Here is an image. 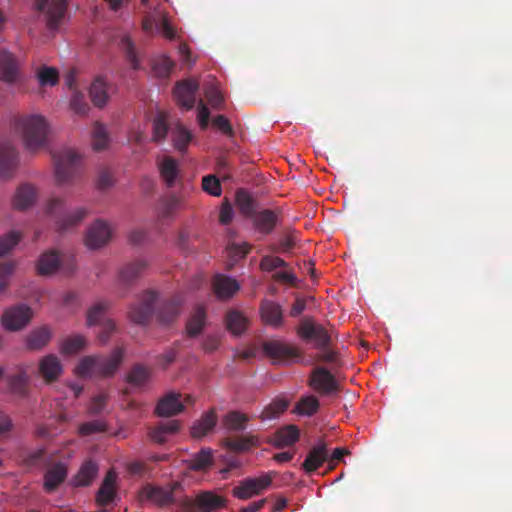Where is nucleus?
Masks as SVG:
<instances>
[{
  "instance_id": "obj_1",
  "label": "nucleus",
  "mask_w": 512,
  "mask_h": 512,
  "mask_svg": "<svg viewBox=\"0 0 512 512\" xmlns=\"http://www.w3.org/2000/svg\"><path fill=\"white\" fill-rule=\"evenodd\" d=\"M124 358V349L115 348L107 356L90 355L80 359L75 368V373L80 377L97 376L101 378L112 377L118 370Z\"/></svg>"
},
{
  "instance_id": "obj_2",
  "label": "nucleus",
  "mask_w": 512,
  "mask_h": 512,
  "mask_svg": "<svg viewBox=\"0 0 512 512\" xmlns=\"http://www.w3.org/2000/svg\"><path fill=\"white\" fill-rule=\"evenodd\" d=\"M46 212L55 219L56 228L60 232L75 229L89 214L86 207L67 211L65 200L59 197H53L48 201Z\"/></svg>"
},
{
  "instance_id": "obj_3",
  "label": "nucleus",
  "mask_w": 512,
  "mask_h": 512,
  "mask_svg": "<svg viewBox=\"0 0 512 512\" xmlns=\"http://www.w3.org/2000/svg\"><path fill=\"white\" fill-rule=\"evenodd\" d=\"M15 127L21 132L25 146L29 150H36L46 143L48 126L44 117L40 115L20 117L16 120Z\"/></svg>"
},
{
  "instance_id": "obj_4",
  "label": "nucleus",
  "mask_w": 512,
  "mask_h": 512,
  "mask_svg": "<svg viewBox=\"0 0 512 512\" xmlns=\"http://www.w3.org/2000/svg\"><path fill=\"white\" fill-rule=\"evenodd\" d=\"M55 177L59 184L69 183L77 174L81 165L80 155L72 149H63L53 156Z\"/></svg>"
},
{
  "instance_id": "obj_5",
  "label": "nucleus",
  "mask_w": 512,
  "mask_h": 512,
  "mask_svg": "<svg viewBox=\"0 0 512 512\" xmlns=\"http://www.w3.org/2000/svg\"><path fill=\"white\" fill-rule=\"evenodd\" d=\"M298 334L305 341H313L315 347L320 350H325L331 343V336L327 329L309 318L301 321Z\"/></svg>"
},
{
  "instance_id": "obj_6",
  "label": "nucleus",
  "mask_w": 512,
  "mask_h": 512,
  "mask_svg": "<svg viewBox=\"0 0 512 512\" xmlns=\"http://www.w3.org/2000/svg\"><path fill=\"white\" fill-rule=\"evenodd\" d=\"M262 349L273 364H288L300 355L294 346L280 340H267L263 342Z\"/></svg>"
},
{
  "instance_id": "obj_7",
  "label": "nucleus",
  "mask_w": 512,
  "mask_h": 512,
  "mask_svg": "<svg viewBox=\"0 0 512 512\" xmlns=\"http://www.w3.org/2000/svg\"><path fill=\"white\" fill-rule=\"evenodd\" d=\"M183 505L190 512H212L226 507V499L212 491H202L194 500L186 499Z\"/></svg>"
},
{
  "instance_id": "obj_8",
  "label": "nucleus",
  "mask_w": 512,
  "mask_h": 512,
  "mask_svg": "<svg viewBox=\"0 0 512 512\" xmlns=\"http://www.w3.org/2000/svg\"><path fill=\"white\" fill-rule=\"evenodd\" d=\"M35 6L45 15L50 30L59 27L67 10L66 0H35Z\"/></svg>"
},
{
  "instance_id": "obj_9",
  "label": "nucleus",
  "mask_w": 512,
  "mask_h": 512,
  "mask_svg": "<svg viewBox=\"0 0 512 512\" xmlns=\"http://www.w3.org/2000/svg\"><path fill=\"white\" fill-rule=\"evenodd\" d=\"M156 300L157 294L155 292H144L139 299V303L130 307L128 313L130 320L139 325L147 324L154 311V304Z\"/></svg>"
},
{
  "instance_id": "obj_10",
  "label": "nucleus",
  "mask_w": 512,
  "mask_h": 512,
  "mask_svg": "<svg viewBox=\"0 0 512 512\" xmlns=\"http://www.w3.org/2000/svg\"><path fill=\"white\" fill-rule=\"evenodd\" d=\"M272 483L271 474H265L258 478H247L243 480L238 486L234 487L232 494L234 497L246 500L255 495H259L267 489Z\"/></svg>"
},
{
  "instance_id": "obj_11",
  "label": "nucleus",
  "mask_w": 512,
  "mask_h": 512,
  "mask_svg": "<svg viewBox=\"0 0 512 512\" xmlns=\"http://www.w3.org/2000/svg\"><path fill=\"white\" fill-rule=\"evenodd\" d=\"M32 318L29 306L19 304L6 310L2 317L3 326L10 331H17L25 327Z\"/></svg>"
},
{
  "instance_id": "obj_12",
  "label": "nucleus",
  "mask_w": 512,
  "mask_h": 512,
  "mask_svg": "<svg viewBox=\"0 0 512 512\" xmlns=\"http://www.w3.org/2000/svg\"><path fill=\"white\" fill-rule=\"evenodd\" d=\"M111 234L109 224L102 219H97L87 229L85 244L90 249L101 248L108 243Z\"/></svg>"
},
{
  "instance_id": "obj_13",
  "label": "nucleus",
  "mask_w": 512,
  "mask_h": 512,
  "mask_svg": "<svg viewBox=\"0 0 512 512\" xmlns=\"http://www.w3.org/2000/svg\"><path fill=\"white\" fill-rule=\"evenodd\" d=\"M21 78L18 60L15 56L6 51L0 52V81L13 85Z\"/></svg>"
},
{
  "instance_id": "obj_14",
  "label": "nucleus",
  "mask_w": 512,
  "mask_h": 512,
  "mask_svg": "<svg viewBox=\"0 0 512 512\" xmlns=\"http://www.w3.org/2000/svg\"><path fill=\"white\" fill-rule=\"evenodd\" d=\"M310 385L321 394H332L339 390L335 377L324 367H317L313 370Z\"/></svg>"
},
{
  "instance_id": "obj_15",
  "label": "nucleus",
  "mask_w": 512,
  "mask_h": 512,
  "mask_svg": "<svg viewBox=\"0 0 512 512\" xmlns=\"http://www.w3.org/2000/svg\"><path fill=\"white\" fill-rule=\"evenodd\" d=\"M181 488L179 482H171L166 486H147L146 496L158 506H167L175 502L174 493Z\"/></svg>"
},
{
  "instance_id": "obj_16",
  "label": "nucleus",
  "mask_w": 512,
  "mask_h": 512,
  "mask_svg": "<svg viewBox=\"0 0 512 512\" xmlns=\"http://www.w3.org/2000/svg\"><path fill=\"white\" fill-rule=\"evenodd\" d=\"M199 84L195 80H184L178 82L173 90L174 97L179 106L185 110H190L195 104V94Z\"/></svg>"
},
{
  "instance_id": "obj_17",
  "label": "nucleus",
  "mask_w": 512,
  "mask_h": 512,
  "mask_svg": "<svg viewBox=\"0 0 512 512\" xmlns=\"http://www.w3.org/2000/svg\"><path fill=\"white\" fill-rule=\"evenodd\" d=\"M18 165V153L7 139L0 140V174L9 177Z\"/></svg>"
},
{
  "instance_id": "obj_18",
  "label": "nucleus",
  "mask_w": 512,
  "mask_h": 512,
  "mask_svg": "<svg viewBox=\"0 0 512 512\" xmlns=\"http://www.w3.org/2000/svg\"><path fill=\"white\" fill-rule=\"evenodd\" d=\"M183 409L181 394L170 392L158 401L155 413L160 417H170L182 412Z\"/></svg>"
},
{
  "instance_id": "obj_19",
  "label": "nucleus",
  "mask_w": 512,
  "mask_h": 512,
  "mask_svg": "<svg viewBox=\"0 0 512 512\" xmlns=\"http://www.w3.org/2000/svg\"><path fill=\"white\" fill-rule=\"evenodd\" d=\"M116 480L117 473L112 469L109 470L96 494V503L99 506H106L115 499L117 495Z\"/></svg>"
},
{
  "instance_id": "obj_20",
  "label": "nucleus",
  "mask_w": 512,
  "mask_h": 512,
  "mask_svg": "<svg viewBox=\"0 0 512 512\" xmlns=\"http://www.w3.org/2000/svg\"><path fill=\"white\" fill-rule=\"evenodd\" d=\"M328 460V449L324 441H319L308 453L302 464L307 473H312L320 468Z\"/></svg>"
},
{
  "instance_id": "obj_21",
  "label": "nucleus",
  "mask_w": 512,
  "mask_h": 512,
  "mask_svg": "<svg viewBox=\"0 0 512 512\" xmlns=\"http://www.w3.org/2000/svg\"><path fill=\"white\" fill-rule=\"evenodd\" d=\"M260 314L266 325L278 328L283 324V311L278 303L270 300L263 301L260 306Z\"/></svg>"
},
{
  "instance_id": "obj_22",
  "label": "nucleus",
  "mask_w": 512,
  "mask_h": 512,
  "mask_svg": "<svg viewBox=\"0 0 512 512\" xmlns=\"http://www.w3.org/2000/svg\"><path fill=\"white\" fill-rule=\"evenodd\" d=\"M217 415L215 409L205 412L199 420L194 422L191 427L190 434L192 438L201 439L210 433L217 423Z\"/></svg>"
},
{
  "instance_id": "obj_23",
  "label": "nucleus",
  "mask_w": 512,
  "mask_h": 512,
  "mask_svg": "<svg viewBox=\"0 0 512 512\" xmlns=\"http://www.w3.org/2000/svg\"><path fill=\"white\" fill-rule=\"evenodd\" d=\"M240 286L238 282L228 276L219 274L214 277L213 290L219 299H229L238 290Z\"/></svg>"
},
{
  "instance_id": "obj_24",
  "label": "nucleus",
  "mask_w": 512,
  "mask_h": 512,
  "mask_svg": "<svg viewBox=\"0 0 512 512\" xmlns=\"http://www.w3.org/2000/svg\"><path fill=\"white\" fill-rule=\"evenodd\" d=\"M250 218L253 221L255 229L264 235L270 234L274 230L278 221L277 214L269 209L255 212Z\"/></svg>"
},
{
  "instance_id": "obj_25",
  "label": "nucleus",
  "mask_w": 512,
  "mask_h": 512,
  "mask_svg": "<svg viewBox=\"0 0 512 512\" xmlns=\"http://www.w3.org/2000/svg\"><path fill=\"white\" fill-rule=\"evenodd\" d=\"M39 371L46 382H53L61 375L63 368L58 357L50 354L41 359Z\"/></svg>"
},
{
  "instance_id": "obj_26",
  "label": "nucleus",
  "mask_w": 512,
  "mask_h": 512,
  "mask_svg": "<svg viewBox=\"0 0 512 512\" xmlns=\"http://www.w3.org/2000/svg\"><path fill=\"white\" fill-rule=\"evenodd\" d=\"M179 428L180 422L177 420L161 422L149 430L148 436L153 442L163 444L167 441L168 436L178 432Z\"/></svg>"
},
{
  "instance_id": "obj_27",
  "label": "nucleus",
  "mask_w": 512,
  "mask_h": 512,
  "mask_svg": "<svg viewBox=\"0 0 512 512\" xmlns=\"http://www.w3.org/2000/svg\"><path fill=\"white\" fill-rule=\"evenodd\" d=\"M151 369L143 364H135L126 376V381L133 387L145 386L151 377Z\"/></svg>"
},
{
  "instance_id": "obj_28",
  "label": "nucleus",
  "mask_w": 512,
  "mask_h": 512,
  "mask_svg": "<svg viewBox=\"0 0 512 512\" xmlns=\"http://www.w3.org/2000/svg\"><path fill=\"white\" fill-rule=\"evenodd\" d=\"M89 95L92 103L96 107L102 108L106 105L109 96L107 92V84L102 77L95 78V80L91 83Z\"/></svg>"
},
{
  "instance_id": "obj_29",
  "label": "nucleus",
  "mask_w": 512,
  "mask_h": 512,
  "mask_svg": "<svg viewBox=\"0 0 512 512\" xmlns=\"http://www.w3.org/2000/svg\"><path fill=\"white\" fill-rule=\"evenodd\" d=\"M60 265V257L56 251L43 253L37 263V271L40 275H50L57 271Z\"/></svg>"
},
{
  "instance_id": "obj_30",
  "label": "nucleus",
  "mask_w": 512,
  "mask_h": 512,
  "mask_svg": "<svg viewBox=\"0 0 512 512\" xmlns=\"http://www.w3.org/2000/svg\"><path fill=\"white\" fill-rule=\"evenodd\" d=\"M67 471L62 464H56L50 468L44 476V488L53 492L66 478Z\"/></svg>"
},
{
  "instance_id": "obj_31",
  "label": "nucleus",
  "mask_w": 512,
  "mask_h": 512,
  "mask_svg": "<svg viewBox=\"0 0 512 512\" xmlns=\"http://www.w3.org/2000/svg\"><path fill=\"white\" fill-rule=\"evenodd\" d=\"M50 339L51 331L47 327H40L29 333L26 346L30 350H40L49 343Z\"/></svg>"
},
{
  "instance_id": "obj_32",
  "label": "nucleus",
  "mask_w": 512,
  "mask_h": 512,
  "mask_svg": "<svg viewBox=\"0 0 512 512\" xmlns=\"http://www.w3.org/2000/svg\"><path fill=\"white\" fill-rule=\"evenodd\" d=\"M299 429L295 425L280 428L275 433L274 444L278 448L293 445L299 439Z\"/></svg>"
},
{
  "instance_id": "obj_33",
  "label": "nucleus",
  "mask_w": 512,
  "mask_h": 512,
  "mask_svg": "<svg viewBox=\"0 0 512 512\" xmlns=\"http://www.w3.org/2000/svg\"><path fill=\"white\" fill-rule=\"evenodd\" d=\"M36 199V191L33 186L23 184L19 186L14 197V207L24 210L31 206Z\"/></svg>"
},
{
  "instance_id": "obj_34",
  "label": "nucleus",
  "mask_w": 512,
  "mask_h": 512,
  "mask_svg": "<svg viewBox=\"0 0 512 512\" xmlns=\"http://www.w3.org/2000/svg\"><path fill=\"white\" fill-rule=\"evenodd\" d=\"M259 444L257 436L243 435L225 440V446L235 452H245Z\"/></svg>"
},
{
  "instance_id": "obj_35",
  "label": "nucleus",
  "mask_w": 512,
  "mask_h": 512,
  "mask_svg": "<svg viewBox=\"0 0 512 512\" xmlns=\"http://www.w3.org/2000/svg\"><path fill=\"white\" fill-rule=\"evenodd\" d=\"M98 472V466L95 462L89 460L82 464L77 475L74 478V486L84 487L92 483Z\"/></svg>"
},
{
  "instance_id": "obj_36",
  "label": "nucleus",
  "mask_w": 512,
  "mask_h": 512,
  "mask_svg": "<svg viewBox=\"0 0 512 512\" xmlns=\"http://www.w3.org/2000/svg\"><path fill=\"white\" fill-rule=\"evenodd\" d=\"M235 200L240 213L246 218H250L256 212V202L252 196L244 189L236 191Z\"/></svg>"
},
{
  "instance_id": "obj_37",
  "label": "nucleus",
  "mask_w": 512,
  "mask_h": 512,
  "mask_svg": "<svg viewBox=\"0 0 512 512\" xmlns=\"http://www.w3.org/2000/svg\"><path fill=\"white\" fill-rule=\"evenodd\" d=\"M147 264L142 260H136L125 265L119 272V279L123 284H130L144 271Z\"/></svg>"
},
{
  "instance_id": "obj_38",
  "label": "nucleus",
  "mask_w": 512,
  "mask_h": 512,
  "mask_svg": "<svg viewBox=\"0 0 512 512\" xmlns=\"http://www.w3.org/2000/svg\"><path fill=\"white\" fill-rule=\"evenodd\" d=\"M213 464V454L210 448H202L188 462V468L193 471H204Z\"/></svg>"
},
{
  "instance_id": "obj_39",
  "label": "nucleus",
  "mask_w": 512,
  "mask_h": 512,
  "mask_svg": "<svg viewBox=\"0 0 512 512\" xmlns=\"http://www.w3.org/2000/svg\"><path fill=\"white\" fill-rule=\"evenodd\" d=\"M86 346L87 340L83 335H72L63 339L60 352L64 355H73L82 351Z\"/></svg>"
},
{
  "instance_id": "obj_40",
  "label": "nucleus",
  "mask_w": 512,
  "mask_h": 512,
  "mask_svg": "<svg viewBox=\"0 0 512 512\" xmlns=\"http://www.w3.org/2000/svg\"><path fill=\"white\" fill-rule=\"evenodd\" d=\"M228 330L234 335L242 334L248 325V319L239 311L231 310L226 316Z\"/></svg>"
},
{
  "instance_id": "obj_41",
  "label": "nucleus",
  "mask_w": 512,
  "mask_h": 512,
  "mask_svg": "<svg viewBox=\"0 0 512 512\" xmlns=\"http://www.w3.org/2000/svg\"><path fill=\"white\" fill-rule=\"evenodd\" d=\"M160 174L167 186L172 187L178 176V164L171 157H165L159 166Z\"/></svg>"
},
{
  "instance_id": "obj_42",
  "label": "nucleus",
  "mask_w": 512,
  "mask_h": 512,
  "mask_svg": "<svg viewBox=\"0 0 512 512\" xmlns=\"http://www.w3.org/2000/svg\"><path fill=\"white\" fill-rule=\"evenodd\" d=\"M206 312L202 306H197L187 323V333L189 336H197L205 325Z\"/></svg>"
},
{
  "instance_id": "obj_43",
  "label": "nucleus",
  "mask_w": 512,
  "mask_h": 512,
  "mask_svg": "<svg viewBox=\"0 0 512 512\" xmlns=\"http://www.w3.org/2000/svg\"><path fill=\"white\" fill-rule=\"evenodd\" d=\"M249 418L239 411H231L223 418V424L228 430L243 431L246 428Z\"/></svg>"
},
{
  "instance_id": "obj_44",
  "label": "nucleus",
  "mask_w": 512,
  "mask_h": 512,
  "mask_svg": "<svg viewBox=\"0 0 512 512\" xmlns=\"http://www.w3.org/2000/svg\"><path fill=\"white\" fill-rule=\"evenodd\" d=\"M179 302L172 300L162 305L157 313V318L164 325L170 324L178 315Z\"/></svg>"
},
{
  "instance_id": "obj_45",
  "label": "nucleus",
  "mask_w": 512,
  "mask_h": 512,
  "mask_svg": "<svg viewBox=\"0 0 512 512\" xmlns=\"http://www.w3.org/2000/svg\"><path fill=\"white\" fill-rule=\"evenodd\" d=\"M172 141L178 151L184 152L191 141V133L178 123L172 130Z\"/></svg>"
},
{
  "instance_id": "obj_46",
  "label": "nucleus",
  "mask_w": 512,
  "mask_h": 512,
  "mask_svg": "<svg viewBox=\"0 0 512 512\" xmlns=\"http://www.w3.org/2000/svg\"><path fill=\"white\" fill-rule=\"evenodd\" d=\"M319 406V401L315 396H306L297 402L294 412L299 415L312 416L318 411Z\"/></svg>"
},
{
  "instance_id": "obj_47",
  "label": "nucleus",
  "mask_w": 512,
  "mask_h": 512,
  "mask_svg": "<svg viewBox=\"0 0 512 512\" xmlns=\"http://www.w3.org/2000/svg\"><path fill=\"white\" fill-rule=\"evenodd\" d=\"M36 76L41 86H55L59 81L58 70L45 65L37 70Z\"/></svg>"
},
{
  "instance_id": "obj_48",
  "label": "nucleus",
  "mask_w": 512,
  "mask_h": 512,
  "mask_svg": "<svg viewBox=\"0 0 512 512\" xmlns=\"http://www.w3.org/2000/svg\"><path fill=\"white\" fill-rule=\"evenodd\" d=\"M289 406L288 400L277 398L264 408L261 414L262 419H273L282 414Z\"/></svg>"
},
{
  "instance_id": "obj_49",
  "label": "nucleus",
  "mask_w": 512,
  "mask_h": 512,
  "mask_svg": "<svg viewBox=\"0 0 512 512\" xmlns=\"http://www.w3.org/2000/svg\"><path fill=\"white\" fill-rule=\"evenodd\" d=\"M109 307V303L100 301L93 305L87 313V324L89 326L103 323L104 314Z\"/></svg>"
},
{
  "instance_id": "obj_50",
  "label": "nucleus",
  "mask_w": 512,
  "mask_h": 512,
  "mask_svg": "<svg viewBox=\"0 0 512 512\" xmlns=\"http://www.w3.org/2000/svg\"><path fill=\"white\" fill-rule=\"evenodd\" d=\"M174 62L167 56L156 58L152 64V70L156 77L166 78L170 75Z\"/></svg>"
},
{
  "instance_id": "obj_51",
  "label": "nucleus",
  "mask_w": 512,
  "mask_h": 512,
  "mask_svg": "<svg viewBox=\"0 0 512 512\" xmlns=\"http://www.w3.org/2000/svg\"><path fill=\"white\" fill-rule=\"evenodd\" d=\"M108 134L105 127L100 123H95L92 134V146L96 151L105 149L108 145Z\"/></svg>"
},
{
  "instance_id": "obj_52",
  "label": "nucleus",
  "mask_w": 512,
  "mask_h": 512,
  "mask_svg": "<svg viewBox=\"0 0 512 512\" xmlns=\"http://www.w3.org/2000/svg\"><path fill=\"white\" fill-rule=\"evenodd\" d=\"M106 430V423L103 420L96 419L81 424L78 432L81 436H90L92 434L105 432Z\"/></svg>"
},
{
  "instance_id": "obj_53",
  "label": "nucleus",
  "mask_w": 512,
  "mask_h": 512,
  "mask_svg": "<svg viewBox=\"0 0 512 512\" xmlns=\"http://www.w3.org/2000/svg\"><path fill=\"white\" fill-rule=\"evenodd\" d=\"M168 129L165 114L159 113L153 121V141L160 142L164 140L168 133Z\"/></svg>"
},
{
  "instance_id": "obj_54",
  "label": "nucleus",
  "mask_w": 512,
  "mask_h": 512,
  "mask_svg": "<svg viewBox=\"0 0 512 512\" xmlns=\"http://www.w3.org/2000/svg\"><path fill=\"white\" fill-rule=\"evenodd\" d=\"M204 95L213 108H220L223 103V96L215 83L205 86Z\"/></svg>"
},
{
  "instance_id": "obj_55",
  "label": "nucleus",
  "mask_w": 512,
  "mask_h": 512,
  "mask_svg": "<svg viewBox=\"0 0 512 512\" xmlns=\"http://www.w3.org/2000/svg\"><path fill=\"white\" fill-rule=\"evenodd\" d=\"M70 106L72 110L78 115H86L90 109L88 103L85 101L82 92L75 90L71 97Z\"/></svg>"
},
{
  "instance_id": "obj_56",
  "label": "nucleus",
  "mask_w": 512,
  "mask_h": 512,
  "mask_svg": "<svg viewBox=\"0 0 512 512\" xmlns=\"http://www.w3.org/2000/svg\"><path fill=\"white\" fill-rule=\"evenodd\" d=\"M21 240V235L16 231H11L0 237V256L7 254Z\"/></svg>"
},
{
  "instance_id": "obj_57",
  "label": "nucleus",
  "mask_w": 512,
  "mask_h": 512,
  "mask_svg": "<svg viewBox=\"0 0 512 512\" xmlns=\"http://www.w3.org/2000/svg\"><path fill=\"white\" fill-rule=\"evenodd\" d=\"M202 188L205 192L215 197H219L222 193L220 181L214 175H206L203 177Z\"/></svg>"
},
{
  "instance_id": "obj_58",
  "label": "nucleus",
  "mask_w": 512,
  "mask_h": 512,
  "mask_svg": "<svg viewBox=\"0 0 512 512\" xmlns=\"http://www.w3.org/2000/svg\"><path fill=\"white\" fill-rule=\"evenodd\" d=\"M287 263L277 256H264L260 262V268L263 271L271 272L277 268L286 267Z\"/></svg>"
},
{
  "instance_id": "obj_59",
  "label": "nucleus",
  "mask_w": 512,
  "mask_h": 512,
  "mask_svg": "<svg viewBox=\"0 0 512 512\" xmlns=\"http://www.w3.org/2000/svg\"><path fill=\"white\" fill-rule=\"evenodd\" d=\"M28 381V376L25 372H20L13 375L9 382L11 388L17 393H23Z\"/></svg>"
},
{
  "instance_id": "obj_60",
  "label": "nucleus",
  "mask_w": 512,
  "mask_h": 512,
  "mask_svg": "<svg viewBox=\"0 0 512 512\" xmlns=\"http://www.w3.org/2000/svg\"><path fill=\"white\" fill-rule=\"evenodd\" d=\"M14 271V263L7 262L0 265V293L8 286L10 275Z\"/></svg>"
},
{
  "instance_id": "obj_61",
  "label": "nucleus",
  "mask_w": 512,
  "mask_h": 512,
  "mask_svg": "<svg viewBox=\"0 0 512 512\" xmlns=\"http://www.w3.org/2000/svg\"><path fill=\"white\" fill-rule=\"evenodd\" d=\"M233 208L228 199H225L220 208L219 222L222 225H228L233 220Z\"/></svg>"
},
{
  "instance_id": "obj_62",
  "label": "nucleus",
  "mask_w": 512,
  "mask_h": 512,
  "mask_svg": "<svg viewBox=\"0 0 512 512\" xmlns=\"http://www.w3.org/2000/svg\"><path fill=\"white\" fill-rule=\"evenodd\" d=\"M122 44H123V47L126 49L127 58L131 64V66L135 70L138 69L139 68L138 59H137V56H136V53L134 50L133 42L131 41V39L129 37L126 36V37H123Z\"/></svg>"
},
{
  "instance_id": "obj_63",
  "label": "nucleus",
  "mask_w": 512,
  "mask_h": 512,
  "mask_svg": "<svg viewBox=\"0 0 512 512\" xmlns=\"http://www.w3.org/2000/svg\"><path fill=\"white\" fill-rule=\"evenodd\" d=\"M101 325V331L98 334L99 341L104 344L108 341L110 335L116 330V325L111 319H106Z\"/></svg>"
},
{
  "instance_id": "obj_64",
  "label": "nucleus",
  "mask_w": 512,
  "mask_h": 512,
  "mask_svg": "<svg viewBox=\"0 0 512 512\" xmlns=\"http://www.w3.org/2000/svg\"><path fill=\"white\" fill-rule=\"evenodd\" d=\"M107 399H108V397L104 393H101V394L95 396L91 401V404L89 407V412L91 414L100 413L104 409Z\"/></svg>"
}]
</instances>
